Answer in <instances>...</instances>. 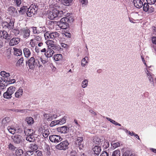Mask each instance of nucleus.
<instances>
[{
    "mask_svg": "<svg viewBox=\"0 0 156 156\" xmlns=\"http://www.w3.org/2000/svg\"><path fill=\"white\" fill-rule=\"evenodd\" d=\"M59 11L56 8H53V9L50 11L48 15V18L51 20H58L59 18L65 15L66 11Z\"/></svg>",
    "mask_w": 156,
    "mask_h": 156,
    "instance_id": "nucleus-1",
    "label": "nucleus"
},
{
    "mask_svg": "<svg viewBox=\"0 0 156 156\" xmlns=\"http://www.w3.org/2000/svg\"><path fill=\"white\" fill-rule=\"evenodd\" d=\"M27 9V15L28 16L31 17L37 13L38 10V7L36 5H30Z\"/></svg>",
    "mask_w": 156,
    "mask_h": 156,
    "instance_id": "nucleus-2",
    "label": "nucleus"
},
{
    "mask_svg": "<svg viewBox=\"0 0 156 156\" xmlns=\"http://www.w3.org/2000/svg\"><path fill=\"white\" fill-rule=\"evenodd\" d=\"M59 36V34L57 32L50 33L49 32H47L44 34L45 40H49L50 39H55L58 38Z\"/></svg>",
    "mask_w": 156,
    "mask_h": 156,
    "instance_id": "nucleus-3",
    "label": "nucleus"
},
{
    "mask_svg": "<svg viewBox=\"0 0 156 156\" xmlns=\"http://www.w3.org/2000/svg\"><path fill=\"white\" fill-rule=\"evenodd\" d=\"M69 143L67 140L62 141L55 146V148L58 150H65L69 148Z\"/></svg>",
    "mask_w": 156,
    "mask_h": 156,
    "instance_id": "nucleus-4",
    "label": "nucleus"
},
{
    "mask_svg": "<svg viewBox=\"0 0 156 156\" xmlns=\"http://www.w3.org/2000/svg\"><path fill=\"white\" fill-rule=\"evenodd\" d=\"M47 126L46 125H42L40 126L38 129V131L41 133L43 136L45 138L47 137L49 134V132L48 129L47 128Z\"/></svg>",
    "mask_w": 156,
    "mask_h": 156,
    "instance_id": "nucleus-5",
    "label": "nucleus"
},
{
    "mask_svg": "<svg viewBox=\"0 0 156 156\" xmlns=\"http://www.w3.org/2000/svg\"><path fill=\"white\" fill-rule=\"evenodd\" d=\"M50 141L52 143H57L62 140V138L59 135H54L49 136Z\"/></svg>",
    "mask_w": 156,
    "mask_h": 156,
    "instance_id": "nucleus-6",
    "label": "nucleus"
},
{
    "mask_svg": "<svg viewBox=\"0 0 156 156\" xmlns=\"http://www.w3.org/2000/svg\"><path fill=\"white\" fill-rule=\"evenodd\" d=\"M41 155L42 152L40 151H27L26 156H41Z\"/></svg>",
    "mask_w": 156,
    "mask_h": 156,
    "instance_id": "nucleus-7",
    "label": "nucleus"
},
{
    "mask_svg": "<svg viewBox=\"0 0 156 156\" xmlns=\"http://www.w3.org/2000/svg\"><path fill=\"white\" fill-rule=\"evenodd\" d=\"M7 11L9 14L14 16H18L17 9L13 6H11L9 7Z\"/></svg>",
    "mask_w": 156,
    "mask_h": 156,
    "instance_id": "nucleus-8",
    "label": "nucleus"
},
{
    "mask_svg": "<svg viewBox=\"0 0 156 156\" xmlns=\"http://www.w3.org/2000/svg\"><path fill=\"white\" fill-rule=\"evenodd\" d=\"M20 33L23 38H27L30 36V30L28 29H22L20 30Z\"/></svg>",
    "mask_w": 156,
    "mask_h": 156,
    "instance_id": "nucleus-9",
    "label": "nucleus"
},
{
    "mask_svg": "<svg viewBox=\"0 0 156 156\" xmlns=\"http://www.w3.org/2000/svg\"><path fill=\"white\" fill-rule=\"evenodd\" d=\"M29 66L30 69H33L36 66L37 62H36L35 58L32 57L30 58L28 61Z\"/></svg>",
    "mask_w": 156,
    "mask_h": 156,
    "instance_id": "nucleus-10",
    "label": "nucleus"
},
{
    "mask_svg": "<svg viewBox=\"0 0 156 156\" xmlns=\"http://www.w3.org/2000/svg\"><path fill=\"white\" fill-rule=\"evenodd\" d=\"M69 13H67V16L62 18L60 20V22H61L62 23L66 22L68 23L73 22V19L72 17L69 16Z\"/></svg>",
    "mask_w": 156,
    "mask_h": 156,
    "instance_id": "nucleus-11",
    "label": "nucleus"
},
{
    "mask_svg": "<svg viewBox=\"0 0 156 156\" xmlns=\"http://www.w3.org/2000/svg\"><path fill=\"white\" fill-rule=\"evenodd\" d=\"M0 37L8 40L10 39L11 37L5 31H1L0 32Z\"/></svg>",
    "mask_w": 156,
    "mask_h": 156,
    "instance_id": "nucleus-12",
    "label": "nucleus"
},
{
    "mask_svg": "<svg viewBox=\"0 0 156 156\" xmlns=\"http://www.w3.org/2000/svg\"><path fill=\"white\" fill-rule=\"evenodd\" d=\"M2 26L4 28L10 29L13 28L14 23L12 21H10L9 23L6 21L3 22L2 23Z\"/></svg>",
    "mask_w": 156,
    "mask_h": 156,
    "instance_id": "nucleus-13",
    "label": "nucleus"
},
{
    "mask_svg": "<svg viewBox=\"0 0 156 156\" xmlns=\"http://www.w3.org/2000/svg\"><path fill=\"white\" fill-rule=\"evenodd\" d=\"M20 41V39L18 37L13 38L11 39L9 42L10 46H13L18 44Z\"/></svg>",
    "mask_w": 156,
    "mask_h": 156,
    "instance_id": "nucleus-14",
    "label": "nucleus"
},
{
    "mask_svg": "<svg viewBox=\"0 0 156 156\" xmlns=\"http://www.w3.org/2000/svg\"><path fill=\"white\" fill-rule=\"evenodd\" d=\"M69 128L66 126H64L57 129L58 131L61 133H66L69 131Z\"/></svg>",
    "mask_w": 156,
    "mask_h": 156,
    "instance_id": "nucleus-15",
    "label": "nucleus"
},
{
    "mask_svg": "<svg viewBox=\"0 0 156 156\" xmlns=\"http://www.w3.org/2000/svg\"><path fill=\"white\" fill-rule=\"evenodd\" d=\"M133 3L135 6L138 9L142 7L143 5V2L141 0H133Z\"/></svg>",
    "mask_w": 156,
    "mask_h": 156,
    "instance_id": "nucleus-16",
    "label": "nucleus"
},
{
    "mask_svg": "<svg viewBox=\"0 0 156 156\" xmlns=\"http://www.w3.org/2000/svg\"><path fill=\"white\" fill-rule=\"evenodd\" d=\"M54 53V51L51 48H48L46 52L44 53V55L46 57L50 58L52 56Z\"/></svg>",
    "mask_w": 156,
    "mask_h": 156,
    "instance_id": "nucleus-17",
    "label": "nucleus"
},
{
    "mask_svg": "<svg viewBox=\"0 0 156 156\" xmlns=\"http://www.w3.org/2000/svg\"><path fill=\"white\" fill-rule=\"evenodd\" d=\"M11 119L10 118L5 117L2 119V124L3 126H7L11 122Z\"/></svg>",
    "mask_w": 156,
    "mask_h": 156,
    "instance_id": "nucleus-18",
    "label": "nucleus"
},
{
    "mask_svg": "<svg viewBox=\"0 0 156 156\" xmlns=\"http://www.w3.org/2000/svg\"><path fill=\"white\" fill-rule=\"evenodd\" d=\"M12 139L15 143L19 144L22 141V136L18 135H15L13 136Z\"/></svg>",
    "mask_w": 156,
    "mask_h": 156,
    "instance_id": "nucleus-19",
    "label": "nucleus"
},
{
    "mask_svg": "<svg viewBox=\"0 0 156 156\" xmlns=\"http://www.w3.org/2000/svg\"><path fill=\"white\" fill-rule=\"evenodd\" d=\"M92 150L94 154L98 156L99 154L101 151V149L100 147L96 146L92 148Z\"/></svg>",
    "mask_w": 156,
    "mask_h": 156,
    "instance_id": "nucleus-20",
    "label": "nucleus"
},
{
    "mask_svg": "<svg viewBox=\"0 0 156 156\" xmlns=\"http://www.w3.org/2000/svg\"><path fill=\"white\" fill-rule=\"evenodd\" d=\"M23 89L20 87L15 92V97L16 98H20L23 94Z\"/></svg>",
    "mask_w": 156,
    "mask_h": 156,
    "instance_id": "nucleus-21",
    "label": "nucleus"
},
{
    "mask_svg": "<svg viewBox=\"0 0 156 156\" xmlns=\"http://www.w3.org/2000/svg\"><path fill=\"white\" fill-rule=\"evenodd\" d=\"M15 126H9L7 127V130L9 132L12 134H14L16 132H17L18 131Z\"/></svg>",
    "mask_w": 156,
    "mask_h": 156,
    "instance_id": "nucleus-22",
    "label": "nucleus"
},
{
    "mask_svg": "<svg viewBox=\"0 0 156 156\" xmlns=\"http://www.w3.org/2000/svg\"><path fill=\"white\" fill-rule=\"evenodd\" d=\"M68 23L66 22L62 23L61 22H60L58 23V25L60 28L62 29H66L68 26Z\"/></svg>",
    "mask_w": 156,
    "mask_h": 156,
    "instance_id": "nucleus-23",
    "label": "nucleus"
},
{
    "mask_svg": "<svg viewBox=\"0 0 156 156\" xmlns=\"http://www.w3.org/2000/svg\"><path fill=\"white\" fill-rule=\"evenodd\" d=\"M147 74V77L149 80V82L151 83L153 82V79L152 77V74L148 71L147 69L145 71Z\"/></svg>",
    "mask_w": 156,
    "mask_h": 156,
    "instance_id": "nucleus-24",
    "label": "nucleus"
},
{
    "mask_svg": "<svg viewBox=\"0 0 156 156\" xmlns=\"http://www.w3.org/2000/svg\"><path fill=\"white\" fill-rule=\"evenodd\" d=\"M88 60L89 58L87 56H86L83 58L81 61L82 66L84 67H85L88 63Z\"/></svg>",
    "mask_w": 156,
    "mask_h": 156,
    "instance_id": "nucleus-25",
    "label": "nucleus"
},
{
    "mask_svg": "<svg viewBox=\"0 0 156 156\" xmlns=\"http://www.w3.org/2000/svg\"><path fill=\"white\" fill-rule=\"evenodd\" d=\"M14 54L17 56H20L22 54V51L20 49L13 48Z\"/></svg>",
    "mask_w": 156,
    "mask_h": 156,
    "instance_id": "nucleus-26",
    "label": "nucleus"
},
{
    "mask_svg": "<svg viewBox=\"0 0 156 156\" xmlns=\"http://www.w3.org/2000/svg\"><path fill=\"white\" fill-rule=\"evenodd\" d=\"M23 53L25 56L26 58L30 57L31 55V52L29 49L25 48L23 49Z\"/></svg>",
    "mask_w": 156,
    "mask_h": 156,
    "instance_id": "nucleus-27",
    "label": "nucleus"
},
{
    "mask_svg": "<svg viewBox=\"0 0 156 156\" xmlns=\"http://www.w3.org/2000/svg\"><path fill=\"white\" fill-rule=\"evenodd\" d=\"M24 132L26 136L33 135L35 133V131L32 129H27L25 130Z\"/></svg>",
    "mask_w": 156,
    "mask_h": 156,
    "instance_id": "nucleus-28",
    "label": "nucleus"
},
{
    "mask_svg": "<svg viewBox=\"0 0 156 156\" xmlns=\"http://www.w3.org/2000/svg\"><path fill=\"white\" fill-rule=\"evenodd\" d=\"M25 121L29 125H30L33 124L34 122V121L33 118L30 117H27L26 118Z\"/></svg>",
    "mask_w": 156,
    "mask_h": 156,
    "instance_id": "nucleus-29",
    "label": "nucleus"
},
{
    "mask_svg": "<svg viewBox=\"0 0 156 156\" xmlns=\"http://www.w3.org/2000/svg\"><path fill=\"white\" fill-rule=\"evenodd\" d=\"M53 58L55 61H58L62 59V56L61 54H57L54 55Z\"/></svg>",
    "mask_w": 156,
    "mask_h": 156,
    "instance_id": "nucleus-30",
    "label": "nucleus"
},
{
    "mask_svg": "<svg viewBox=\"0 0 156 156\" xmlns=\"http://www.w3.org/2000/svg\"><path fill=\"white\" fill-rule=\"evenodd\" d=\"M23 152L21 149L17 150L16 151L15 156H26L23 154Z\"/></svg>",
    "mask_w": 156,
    "mask_h": 156,
    "instance_id": "nucleus-31",
    "label": "nucleus"
},
{
    "mask_svg": "<svg viewBox=\"0 0 156 156\" xmlns=\"http://www.w3.org/2000/svg\"><path fill=\"white\" fill-rule=\"evenodd\" d=\"M38 58H41V57L37 55L35 56V61L36 62H37V64L36 66H37L39 67V68L42 67V65L40 64V62H41V60L38 59Z\"/></svg>",
    "mask_w": 156,
    "mask_h": 156,
    "instance_id": "nucleus-32",
    "label": "nucleus"
},
{
    "mask_svg": "<svg viewBox=\"0 0 156 156\" xmlns=\"http://www.w3.org/2000/svg\"><path fill=\"white\" fill-rule=\"evenodd\" d=\"M0 74L1 76L3 77H6L8 78V77L10 76V74L9 73L3 71H1L0 73Z\"/></svg>",
    "mask_w": 156,
    "mask_h": 156,
    "instance_id": "nucleus-33",
    "label": "nucleus"
},
{
    "mask_svg": "<svg viewBox=\"0 0 156 156\" xmlns=\"http://www.w3.org/2000/svg\"><path fill=\"white\" fill-rule=\"evenodd\" d=\"M45 43L47 45L48 48H51V47L54 44V42L53 41L49 40H47L45 42Z\"/></svg>",
    "mask_w": 156,
    "mask_h": 156,
    "instance_id": "nucleus-34",
    "label": "nucleus"
},
{
    "mask_svg": "<svg viewBox=\"0 0 156 156\" xmlns=\"http://www.w3.org/2000/svg\"><path fill=\"white\" fill-rule=\"evenodd\" d=\"M88 80L87 79H85L82 82L81 86L83 88H85L88 85Z\"/></svg>",
    "mask_w": 156,
    "mask_h": 156,
    "instance_id": "nucleus-35",
    "label": "nucleus"
},
{
    "mask_svg": "<svg viewBox=\"0 0 156 156\" xmlns=\"http://www.w3.org/2000/svg\"><path fill=\"white\" fill-rule=\"evenodd\" d=\"M15 88L13 86H11L8 88L7 91L8 93L12 95L15 91Z\"/></svg>",
    "mask_w": 156,
    "mask_h": 156,
    "instance_id": "nucleus-36",
    "label": "nucleus"
},
{
    "mask_svg": "<svg viewBox=\"0 0 156 156\" xmlns=\"http://www.w3.org/2000/svg\"><path fill=\"white\" fill-rule=\"evenodd\" d=\"M51 49L53 50L55 52L59 51L61 48L59 46L54 44L51 47Z\"/></svg>",
    "mask_w": 156,
    "mask_h": 156,
    "instance_id": "nucleus-37",
    "label": "nucleus"
},
{
    "mask_svg": "<svg viewBox=\"0 0 156 156\" xmlns=\"http://www.w3.org/2000/svg\"><path fill=\"white\" fill-rule=\"evenodd\" d=\"M26 140L30 142L34 141L35 140V138L33 135L27 136Z\"/></svg>",
    "mask_w": 156,
    "mask_h": 156,
    "instance_id": "nucleus-38",
    "label": "nucleus"
},
{
    "mask_svg": "<svg viewBox=\"0 0 156 156\" xmlns=\"http://www.w3.org/2000/svg\"><path fill=\"white\" fill-rule=\"evenodd\" d=\"M37 44V42L35 41V40L33 39H31L30 41L29 44L31 47H34Z\"/></svg>",
    "mask_w": 156,
    "mask_h": 156,
    "instance_id": "nucleus-39",
    "label": "nucleus"
},
{
    "mask_svg": "<svg viewBox=\"0 0 156 156\" xmlns=\"http://www.w3.org/2000/svg\"><path fill=\"white\" fill-rule=\"evenodd\" d=\"M51 114H44V118L48 121L51 120Z\"/></svg>",
    "mask_w": 156,
    "mask_h": 156,
    "instance_id": "nucleus-40",
    "label": "nucleus"
},
{
    "mask_svg": "<svg viewBox=\"0 0 156 156\" xmlns=\"http://www.w3.org/2000/svg\"><path fill=\"white\" fill-rule=\"evenodd\" d=\"M106 119L108 121H109L111 122L112 124H114L116 126H121V124L118 123L117 122H116L115 120H114L111 119H110L108 117H106Z\"/></svg>",
    "mask_w": 156,
    "mask_h": 156,
    "instance_id": "nucleus-41",
    "label": "nucleus"
},
{
    "mask_svg": "<svg viewBox=\"0 0 156 156\" xmlns=\"http://www.w3.org/2000/svg\"><path fill=\"white\" fill-rule=\"evenodd\" d=\"M83 139L82 137H78L76 142V144H77L78 145H81V143L83 141Z\"/></svg>",
    "mask_w": 156,
    "mask_h": 156,
    "instance_id": "nucleus-42",
    "label": "nucleus"
},
{
    "mask_svg": "<svg viewBox=\"0 0 156 156\" xmlns=\"http://www.w3.org/2000/svg\"><path fill=\"white\" fill-rule=\"evenodd\" d=\"M111 145L113 148L114 149L119 147L120 145V144L119 142H117L115 143L114 141H113L111 143Z\"/></svg>",
    "mask_w": 156,
    "mask_h": 156,
    "instance_id": "nucleus-43",
    "label": "nucleus"
},
{
    "mask_svg": "<svg viewBox=\"0 0 156 156\" xmlns=\"http://www.w3.org/2000/svg\"><path fill=\"white\" fill-rule=\"evenodd\" d=\"M149 4L147 3H144L143 5V10L145 12H147L149 10V7L150 5H149Z\"/></svg>",
    "mask_w": 156,
    "mask_h": 156,
    "instance_id": "nucleus-44",
    "label": "nucleus"
},
{
    "mask_svg": "<svg viewBox=\"0 0 156 156\" xmlns=\"http://www.w3.org/2000/svg\"><path fill=\"white\" fill-rule=\"evenodd\" d=\"M66 117H64L59 120H58V124L60 125H62L64 123H65L66 122Z\"/></svg>",
    "mask_w": 156,
    "mask_h": 156,
    "instance_id": "nucleus-45",
    "label": "nucleus"
},
{
    "mask_svg": "<svg viewBox=\"0 0 156 156\" xmlns=\"http://www.w3.org/2000/svg\"><path fill=\"white\" fill-rule=\"evenodd\" d=\"M23 57L21 58L17 61L16 63V66H22L23 64Z\"/></svg>",
    "mask_w": 156,
    "mask_h": 156,
    "instance_id": "nucleus-46",
    "label": "nucleus"
},
{
    "mask_svg": "<svg viewBox=\"0 0 156 156\" xmlns=\"http://www.w3.org/2000/svg\"><path fill=\"white\" fill-rule=\"evenodd\" d=\"M28 8L26 6H23L20 8V9L19 10V12L21 14H23L26 11Z\"/></svg>",
    "mask_w": 156,
    "mask_h": 156,
    "instance_id": "nucleus-47",
    "label": "nucleus"
},
{
    "mask_svg": "<svg viewBox=\"0 0 156 156\" xmlns=\"http://www.w3.org/2000/svg\"><path fill=\"white\" fill-rule=\"evenodd\" d=\"M3 97L4 98L7 99H10L12 97V95L9 93H8L7 91L5 92L3 94Z\"/></svg>",
    "mask_w": 156,
    "mask_h": 156,
    "instance_id": "nucleus-48",
    "label": "nucleus"
},
{
    "mask_svg": "<svg viewBox=\"0 0 156 156\" xmlns=\"http://www.w3.org/2000/svg\"><path fill=\"white\" fill-rule=\"evenodd\" d=\"M122 156H134L132 152L129 151H126L123 154Z\"/></svg>",
    "mask_w": 156,
    "mask_h": 156,
    "instance_id": "nucleus-49",
    "label": "nucleus"
},
{
    "mask_svg": "<svg viewBox=\"0 0 156 156\" xmlns=\"http://www.w3.org/2000/svg\"><path fill=\"white\" fill-rule=\"evenodd\" d=\"M112 156H120V151L119 150H116L113 151Z\"/></svg>",
    "mask_w": 156,
    "mask_h": 156,
    "instance_id": "nucleus-50",
    "label": "nucleus"
},
{
    "mask_svg": "<svg viewBox=\"0 0 156 156\" xmlns=\"http://www.w3.org/2000/svg\"><path fill=\"white\" fill-rule=\"evenodd\" d=\"M5 81L3 80H0V89H3L5 88L6 86L4 84Z\"/></svg>",
    "mask_w": 156,
    "mask_h": 156,
    "instance_id": "nucleus-51",
    "label": "nucleus"
},
{
    "mask_svg": "<svg viewBox=\"0 0 156 156\" xmlns=\"http://www.w3.org/2000/svg\"><path fill=\"white\" fill-rule=\"evenodd\" d=\"M102 146L104 148L107 149L109 145V144L108 141H105L102 144Z\"/></svg>",
    "mask_w": 156,
    "mask_h": 156,
    "instance_id": "nucleus-52",
    "label": "nucleus"
},
{
    "mask_svg": "<svg viewBox=\"0 0 156 156\" xmlns=\"http://www.w3.org/2000/svg\"><path fill=\"white\" fill-rule=\"evenodd\" d=\"M73 0H63V3L66 5L69 6L71 5Z\"/></svg>",
    "mask_w": 156,
    "mask_h": 156,
    "instance_id": "nucleus-53",
    "label": "nucleus"
},
{
    "mask_svg": "<svg viewBox=\"0 0 156 156\" xmlns=\"http://www.w3.org/2000/svg\"><path fill=\"white\" fill-rule=\"evenodd\" d=\"M31 28L32 29V31L34 34H39L40 33L38 28L37 29L36 27H32Z\"/></svg>",
    "mask_w": 156,
    "mask_h": 156,
    "instance_id": "nucleus-54",
    "label": "nucleus"
},
{
    "mask_svg": "<svg viewBox=\"0 0 156 156\" xmlns=\"http://www.w3.org/2000/svg\"><path fill=\"white\" fill-rule=\"evenodd\" d=\"M30 148L31 150L35 151L37 149L38 147L36 144H31Z\"/></svg>",
    "mask_w": 156,
    "mask_h": 156,
    "instance_id": "nucleus-55",
    "label": "nucleus"
},
{
    "mask_svg": "<svg viewBox=\"0 0 156 156\" xmlns=\"http://www.w3.org/2000/svg\"><path fill=\"white\" fill-rule=\"evenodd\" d=\"M58 120H54L53 121H52L51 122V123L50 124V126H55L57 125H58Z\"/></svg>",
    "mask_w": 156,
    "mask_h": 156,
    "instance_id": "nucleus-56",
    "label": "nucleus"
},
{
    "mask_svg": "<svg viewBox=\"0 0 156 156\" xmlns=\"http://www.w3.org/2000/svg\"><path fill=\"white\" fill-rule=\"evenodd\" d=\"M122 129L127 134L131 136H132L134 133L133 132H131L130 131L127 130V129L124 128Z\"/></svg>",
    "mask_w": 156,
    "mask_h": 156,
    "instance_id": "nucleus-57",
    "label": "nucleus"
},
{
    "mask_svg": "<svg viewBox=\"0 0 156 156\" xmlns=\"http://www.w3.org/2000/svg\"><path fill=\"white\" fill-rule=\"evenodd\" d=\"M44 148L45 150L48 152L47 154L48 155L50 154V152H49L48 151L50 150L49 146L47 144H45L44 145Z\"/></svg>",
    "mask_w": 156,
    "mask_h": 156,
    "instance_id": "nucleus-58",
    "label": "nucleus"
},
{
    "mask_svg": "<svg viewBox=\"0 0 156 156\" xmlns=\"http://www.w3.org/2000/svg\"><path fill=\"white\" fill-rule=\"evenodd\" d=\"M12 32H13L16 36L18 35L20 33V31L17 29H12Z\"/></svg>",
    "mask_w": 156,
    "mask_h": 156,
    "instance_id": "nucleus-59",
    "label": "nucleus"
},
{
    "mask_svg": "<svg viewBox=\"0 0 156 156\" xmlns=\"http://www.w3.org/2000/svg\"><path fill=\"white\" fill-rule=\"evenodd\" d=\"M146 1L149 4L152 5H154L155 3L156 0H146Z\"/></svg>",
    "mask_w": 156,
    "mask_h": 156,
    "instance_id": "nucleus-60",
    "label": "nucleus"
},
{
    "mask_svg": "<svg viewBox=\"0 0 156 156\" xmlns=\"http://www.w3.org/2000/svg\"><path fill=\"white\" fill-rule=\"evenodd\" d=\"M15 4L17 6H20L21 4V0H14Z\"/></svg>",
    "mask_w": 156,
    "mask_h": 156,
    "instance_id": "nucleus-61",
    "label": "nucleus"
},
{
    "mask_svg": "<svg viewBox=\"0 0 156 156\" xmlns=\"http://www.w3.org/2000/svg\"><path fill=\"white\" fill-rule=\"evenodd\" d=\"M7 81L9 82V83H13L16 82V80L15 79H11L9 78L7 79Z\"/></svg>",
    "mask_w": 156,
    "mask_h": 156,
    "instance_id": "nucleus-62",
    "label": "nucleus"
},
{
    "mask_svg": "<svg viewBox=\"0 0 156 156\" xmlns=\"http://www.w3.org/2000/svg\"><path fill=\"white\" fill-rule=\"evenodd\" d=\"M148 12H152L154 11V8L151 5H150L149 7Z\"/></svg>",
    "mask_w": 156,
    "mask_h": 156,
    "instance_id": "nucleus-63",
    "label": "nucleus"
},
{
    "mask_svg": "<svg viewBox=\"0 0 156 156\" xmlns=\"http://www.w3.org/2000/svg\"><path fill=\"white\" fill-rule=\"evenodd\" d=\"M33 39L35 40V41L37 42V41H40L41 40V38L40 36H37L35 37Z\"/></svg>",
    "mask_w": 156,
    "mask_h": 156,
    "instance_id": "nucleus-64",
    "label": "nucleus"
}]
</instances>
